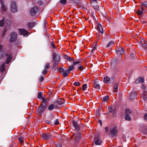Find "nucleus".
<instances>
[{
  "label": "nucleus",
  "mask_w": 147,
  "mask_h": 147,
  "mask_svg": "<svg viewBox=\"0 0 147 147\" xmlns=\"http://www.w3.org/2000/svg\"><path fill=\"white\" fill-rule=\"evenodd\" d=\"M60 57L59 55L56 54L55 53H53L52 55V58L53 59V61L54 62L53 63V67L56 68L59 64V61Z\"/></svg>",
  "instance_id": "1"
},
{
  "label": "nucleus",
  "mask_w": 147,
  "mask_h": 147,
  "mask_svg": "<svg viewBox=\"0 0 147 147\" xmlns=\"http://www.w3.org/2000/svg\"><path fill=\"white\" fill-rule=\"evenodd\" d=\"M10 10L13 13H15L18 11V7L16 2L11 1L10 2Z\"/></svg>",
  "instance_id": "2"
},
{
  "label": "nucleus",
  "mask_w": 147,
  "mask_h": 147,
  "mask_svg": "<svg viewBox=\"0 0 147 147\" xmlns=\"http://www.w3.org/2000/svg\"><path fill=\"white\" fill-rule=\"evenodd\" d=\"M9 37L8 39L10 43L15 42L17 39V34L16 32H12L10 34Z\"/></svg>",
  "instance_id": "3"
},
{
  "label": "nucleus",
  "mask_w": 147,
  "mask_h": 147,
  "mask_svg": "<svg viewBox=\"0 0 147 147\" xmlns=\"http://www.w3.org/2000/svg\"><path fill=\"white\" fill-rule=\"evenodd\" d=\"M47 104L45 103L44 104H41L38 107V112L39 113H42L43 111H44L47 107Z\"/></svg>",
  "instance_id": "4"
},
{
  "label": "nucleus",
  "mask_w": 147,
  "mask_h": 147,
  "mask_svg": "<svg viewBox=\"0 0 147 147\" xmlns=\"http://www.w3.org/2000/svg\"><path fill=\"white\" fill-rule=\"evenodd\" d=\"M39 11V9L38 8L34 7L30 10L29 13L30 15L34 16Z\"/></svg>",
  "instance_id": "5"
},
{
  "label": "nucleus",
  "mask_w": 147,
  "mask_h": 147,
  "mask_svg": "<svg viewBox=\"0 0 147 147\" xmlns=\"http://www.w3.org/2000/svg\"><path fill=\"white\" fill-rule=\"evenodd\" d=\"M96 27L98 33H97L98 35H101L104 32V30L102 25L100 24H98Z\"/></svg>",
  "instance_id": "6"
},
{
  "label": "nucleus",
  "mask_w": 147,
  "mask_h": 147,
  "mask_svg": "<svg viewBox=\"0 0 147 147\" xmlns=\"http://www.w3.org/2000/svg\"><path fill=\"white\" fill-rule=\"evenodd\" d=\"M41 136L44 140H46L51 139V134L49 133H43L41 134Z\"/></svg>",
  "instance_id": "7"
},
{
  "label": "nucleus",
  "mask_w": 147,
  "mask_h": 147,
  "mask_svg": "<svg viewBox=\"0 0 147 147\" xmlns=\"http://www.w3.org/2000/svg\"><path fill=\"white\" fill-rule=\"evenodd\" d=\"M140 46L146 51V46H147V41L145 40L142 39L140 42Z\"/></svg>",
  "instance_id": "8"
},
{
  "label": "nucleus",
  "mask_w": 147,
  "mask_h": 147,
  "mask_svg": "<svg viewBox=\"0 0 147 147\" xmlns=\"http://www.w3.org/2000/svg\"><path fill=\"white\" fill-rule=\"evenodd\" d=\"M19 31L20 32V35H23L24 36H26L28 35L29 32H28L26 30L24 29L20 28L19 29Z\"/></svg>",
  "instance_id": "9"
},
{
  "label": "nucleus",
  "mask_w": 147,
  "mask_h": 147,
  "mask_svg": "<svg viewBox=\"0 0 147 147\" xmlns=\"http://www.w3.org/2000/svg\"><path fill=\"white\" fill-rule=\"evenodd\" d=\"M7 4L3 3H1V11L2 13L6 12L7 11Z\"/></svg>",
  "instance_id": "10"
},
{
  "label": "nucleus",
  "mask_w": 147,
  "mask_h": 147,
  "mask_svg": "<svg viewBox=\"0 0 147 147\" xmlns=\"http://www.w3.org/2000/svg\"><path fill=\"white\" fill-rule=\"evenodd\" d=\"M95 144L96 145H100L101 144L102 141L98 136H96L94 139Z\"/></svg>",
  "instance_id": "11"
},
{
  "label": "nucleus",
  "mask_w": 147,
  "mask_h": 147,
  "mask_svg": "<svg viewBox=\"0 0 147 147\" xmlns=\"http://www.w3.org/2000/svg\"><path fill=\"white\" fill-rule=\"evenodd\" d=\"M72 123L76 131H78L80 129V127L76 121H73L72 122Z\"/></svg>",
  "instance_id": "12"
},
{
  "label": "nucleus",
  "mask_w": 147,
  "mask_h": 147,
  "mask_svg": "<svg viewBox=\"0 0 147 147\" xmlns=\"http://www.w3.org/2000/svg\"><path fill=\"white\" fill-rule=\"evenodd\" d=\"M110 134L114 137L116 136L117 131L115 128H114L110 130Z\"/></svg>",
  "instance_id": "13"
},
{
  "label": "nucleus",
  "mask_w": 147,
  "mask_h": 147,
  "mask_svg": "<svg viewBox=\"0 0 147 147\" xmlns=\"http://www.w3.org/2000/svg\"><path fill=\"white\" fill-rule=\"evenodd\" d=\"M36 23L31 22L28 23L27 26L30 29H31L36 24Z\"/></svg>",
  "instance_id": "14"
},
{
  "label": "nucleus",
  "mask_w": 147,
  "mask_h": 147,
  "mask_svg": "<svg viewBox=\"0 0 147 147\" xmlns=\"http://www.w3.org/2000/svg\"><path fill=\"white\" fill-rule=\"evenodd\" d=\"M144 81V79L143 77H139L137 78L135 81L136 84H138L139 83H143Z\"/></svg>",
  "instance_id": "15"
},
{
  "label": "nucleus",
  "mask_w": 147,
  "mask_h": 147,
  "mask_svg": "<svg viewBox=\"0 0 147 147\" xmlns=\"http://www.w3.org/2000/svg\"><path fill=\"white\" fill-rule=\"evenodd\" d=\"M94 87L97 89L99 90L100 88V86L96 80H95L94 82Z\"/></svg>",
  "instance_id": "16"
},
{
  "label": "nucleus",
  "mask_w": 147,
  "mask_h": 147,
  "mask_svg": "<svg viewBox=\"0 0 147 147\" xmlns=\"http://www.w3.org/2000/svg\"><path fill=\"white\" fill-rule=\"evenodd\" d=\"M64 102L65 101L63 99L59 98L55 102V104H58L59 105H61L63 104Z\"/></svg>",
  "instance_id": "17"
},
{
  "label": "nucleus",
  "mask_w": 147,
  "mask_h": 147,
  "mask_svg": "<svg viewBox=\"0 0 147 147\" xmlns=\"http://www.w3.org/2000/svg\"><path fill=\"white\" fill-rule=\"evenodd\" d=\"M7 30V28L5 27L3 28L2 31L1 37L4 38V36H5Z\"/></svg>",
  "instance_id": "18"
},
{
  "label": "nucleus",
  "mask_w": 147,
  "mask_h": 147,
  "mask_svg": "<svg viewBox=\"0 0 147 147\" xmlns=\"http://www.w3.org/2000/svg\"><path fill=\"white\" fill-rule=\"evenodd\" d=\"M81 134L80 133H78L77 134H76L75 138L74 139L75 141L78 142L79 140V139L81 138Z\"/></svg>",
  "instance_id": "19"
},
{
  "label": "nucleus",
  "mask_w": 147,
  "mask_h": 147,
  "mask_svg": "<svg viewBox=\"0 0 147 147\" xmlns=\"http://www.w3.org/2000/svg\"><path fill=\"white\" fill-rule=\"evenodd\" d=\"M137 94L135 92H133L131 93V94L129 96V98H130V99H132L137 97Z\"/></svg>",
  "instance_id": "20"
},
{
  "label": "nucleus",
  "mask_w": 147,
  "mask_h": 147,
  "mask_svg": "<svg viewBox=\"0 0 147 147\" xmlns=\"http://www.w3.org/2000/svg\"><path fill=\"white\" fill-rule=\"evenodd\" d=\"M55 107H57V105H55V106H54V104H52L50 105L48 107V109L49 110H51L53 109Z\"/></svg>",
  "instance_id": "21"
},
{
  "label": "nucleus",
  "mask_w": 147,
  "mask_h": 147,
  "mask_svg": "<svg viewBox=\"0 0 147 147\" xmlns=\"http://www.w3.org/2000/svg\"><path fill=\"white\" fill-rule=\"evenodd\" d=\"M69 73L70 72L69 71L67 70L63 72L62 75L64 77H65L68 76Z\"/></svg>",
  "instance_id": "22"
},
{
  "label": "nucleus",
  "mask_w": 147,
  "mask_h": 147,
  "mask_svg": "<svg viewBox=\"0 0 147 147\" xmlns=\"http://www.w3.org/2000/svg\"><path fill=\"white\" fill-rule=\"evenodd\" d=\"M65 59L69 61H73L75 60L73 58L69 57L67 55H66L65 56Z\"/></svg>",
  "instance_id": "23"
},
{
  "label": "nucleus",
  "mask_w": 147,
  "mask_h": 147,
  "mask_svg": "<svg viewBox=\"0 0 147 147\" xmlns=\"http://www.w3.org/2000/svg\"><path fill=\"white\" fill-rule=\"evenodd\" d=\"M5 23V18L2 19L1 20H0V27H2L3 26Z\"/></svg>",
  "instance_id": "24"
},
{
  "label": "nucleus",
  "mask_w": 147,
  "mask_h": 147,
  "mask_svg": "<svg viewBox=\"0 0 147 147\" xmlns=\"http://www.w3.org/2000/svg\"><path fill=\"white\" fill-rule=\"evenodd\" d=\"M117 63V61H116L114 59H113L111 61V66L113 67H115Z\"/></svg>",
  "instance_id": "25"
},
{
  "label": "nucleus",
  "mask_w": 147,
  "mask_h": 147,
  "mask_svg": "<svg viewBox=\"0 0 147 147\" xmlns=\"http://www.w3.org/2000/svg\"><path fill=\"white\" fill-rule=\"evenodd\" d=\"M110 78L107 76L104 77L103 81L105 83H107L108 82L110 81Z\"/></svg>",
  "instance_id": "26"
},
{
  "label": "nucleus",
  "mask_w": 147,
  "mask_h": 147,
  "mask_svg": "<svg viewBox=\"0 0 147 147\" xmlns=\"http://www.w3.org/2000/svg\"><path fill=\"white\" fill-rule=\"evenodd\" d=\"M118 84L115 83L114 84L113 91L114 92H117L118 90Z\"/></svg>",
  "instance_id": "27"
},
{
  "label": "nucleus",
  "mask_w": 147,
  "mask_h": 147,
  "mask_svg": "<svg viewBox=\"0 0 147 147\" xmlns=\"http://www.w3.org/2000/svg\"><path fill=\"white\" fill-rule=\"evenodd\" d=\"M5 22L7 26L8 27H10L11 25V22L9 19H7L5 21Z\"/></svg>",
  "instance_id": "28"
},
{
  "label": "nucleus",
  "mask_w": 147,
  "mask_h": 147,
  "mask_svg": "<svg viewBox=\"0 0 147 147\" xmlns=\"http://www.w3.org/2000/svg\"><path fill=\"white\" fill-rule=\"evenodd\" d=\"M5 65L4 63H3L0 67V71L2 72H3L5 71Z\"/></svg>",
  "instance_id": "29"
},
{
  "label": "nucleus",
  "mask_w": 147,
  "mask_h": 147,
  "mask_svg": "<svg viewBox=\"0 0 147 147\" xmlns=\"http://www.w3.org/2000/svg\"><path fill=\"white\" fill-rule=\"evenodd\" d=\"M117 53L118 55L119 56V57H121L122 56L124 52V50H123L121 51H117L116 52Z\"/></svg>",
  "instance_id": "30"
},
{
  "label": "nucleus",
  "mask_w": 147,
  "mask_h": 147,
  "mask_svg": "<svg viewBox=\"0 0 147 147\" xmlns=\"http://www.w3.org/2000/svg\"><path fill=\"white\" fill-rule=\"evenodd\" d=\"M132 113V111L129 109H126L125 111V115H129Z\"/></svg>",
  "instance_id": "31"
},
{
  "label": "nucleus",
  "mask_w": 147,
  "mask_h": 147,
  "mask_svg": "<svg viewBox=\"0 0 147 147\" xmlns=\"http://www.w3.org/2000/svg\"><path fill=\"white\" fill-rule=\"evenodd\" d=\"M114 42L113 41H110L107 45V47H109L110 46L112 47L114 45Z\"/></svg>",
  "instance_id": "32"
},
{
  "label": "nucleus",
  "mask_w": 147,
  "mask_h": 147,
  "mask_svg": "<svg viewBox=\"0 0 147 147\" xmlns=\"http://www.w3.org/2000/svg\"><path fill=\"white\" fill-rule=\"evenodd\" d=\"M124 118L125 119L128 121H130L131 120V118L129 115H125Z\"/></svg>",
  "instance_id": "33"
},
{
  "label": "nucleus",
  "mask_w": 147,
  "mask_h": 147,
  "mask_svg": "<svg viewBox=\"0 0 147 147\" xmlns=\"http://www.w3.org/2000/svg\"><path fill=\"white\" fill-rule=\"evenodd\" d=\"M45 121L47 123L51 124V125H53V122H52L51 120L49 119H46Z\"/></svg>",
  "instance_id": "34"
},
{
  "label": "nucleus",
  "mask_w": 147,
  "mask_h": 147,
  "mask_svg": "<svg viewBox=\"0 0 147 147\" xmlns=\"http://www.w3.org/2000/svg\"><path fill=\"white\" fill-rule=\"evenodd\" d=\"M42 94L41 92H39L38 93V98L39 99H41L42 98Z\"/></svg>",
  "instance_id": "35"
},
{
  "label": "nucleus",
  "mask_w": 147,
  "mask_h": 147,
  "mask_svg": "<svg viewBox=\"0 0 147 147\" xmlns=\"http://www.w3.org/2000/svg\"><path fill=\"white\" fill-rule=\"evenodd\" d=\"M74 68V66L73 65H71L69 66L68 68V69H67V70H68L69 72H70V71H72L73 69Z\"/></svg>",
  "instance_id": "36"
},
{
  "label": "nucleus",
  "mask_w": 147,
  "mask_h": 147,
  "mask_svg": "<svg viewBox=\"0 0 147 147\" xmlns=\"http://www.w3.org/2000/svg\"><path fill=\"white\" fill-rule=\"evenodd\" d=\"M23 139L24 138L22 136L18 138V140L20 141V143L22 144L24 142Z\"/></svg>",
  "instance_id": "37"
},
{
  "label": "nucleus",
  "mask_w": 147,
  "mask_h": 147,
  "mask_svg": "<svg viewBox=\"0 0 147 147\" xmlns=\"http://www.w3.org/2000/svg\"><path fill=\"white\" fill-rule=\"evenodd\" d=\"M11 58H10L9 57L8 58H7L5 62L6 64H9L11 61Z\"/></svg>",
  "instance_id": "38"
},
{
  "label": "nucleus",
  "mask_w": 147,
  "mask_h": 147,
  "mask_svg": "<svg viewBox=\"0 0 147 147\" xmlns=\"http://www.w3.org/2000/svg\"><path fill=\"white\" fill-rule=\"evenodd\" d=\"M109 96H107L104 97L102 99V100L104 101H107L109 98Z\"/></svg>",
  "instance_id": "39"
},
{
  "label": "nucleus",
  "mask_w": 147,
  "mask_h": 147,
  "mask_svg": "<svg viewBox=\"0 0 147 147\" xmlns=\"http://www.w3.org/2000/svg\"><path fill=\"white\" fill-rule=\"evenodd\" d=\"M42 98V99L41 102H42L43 103L42 104H44L45 103L46 104H47L46 102H45V101L47 99L46 98L44 97H43Z\"/></svg>",
  "instance_id": "40"
},
{
  "label": "nucleus",
  "mask_w": 147,
  "mask_h": 147,
  "mask_svg": "<svg viewBox=\"0 0 147 147\" xmlns=\"http://www.w3.org/2000/svg\"><path fill=\"white\" fill-rule=\"evenodd\" d=\"M87 88V85L86 84H84L82 86V90H85Z\"/></svg>",
  "instance_id": "41"
},
{
  "label": "nucleus",
  "mask_w": 147,
  "mask_h": 147,
  "mask_svg": "<svg viewBox=\"0 0 147 147\" xmlns=\"http://www.w3.org/2000/svg\"><path fill=\"white\" fill-rule=\"evenodd\" d=\"M50 65L49 63L46 64V65L45 66V69H48L50 68Z\"/></svg>",
  "instance_id": "42"
},
{
  "label": "nucleus",
  "mask_w": 147,
  "mask_h": 147,
  "mask_svg": "<svg viewBox=\"0 0 147 147\" xmlns=\"http://www.w3.org/2000/svg\"><path fill=\"white\" fill-rule=\"evenodd\" d=\"M123 50V49H122L121 47H117L116 48V52L117 51H121L122 50Z\"/></svg>",
  "instance_id": "43"
},
{
  "label": "nucleus",
  "mask_w": 147,
  "mask_h": 147,
  "mask_svg": "<svg viewBox=\"0 0 147 147\" xmlns=\"http://www.w3.org/2000/svg\"><path fill=\"white\" fill-rule=\"evenodd\" d=\"M78 69L80 71H82L84 69L83 66L82 65L79 66L78 67Z\"/></svg>",
  "instance_id": "44"
},
{
  "label": "nucleus",
  "mask_w": 147,
  "mask_h": 147,
  "mask_svg": "<svg viewBox=\"0 0 147 147\" xmlns=\"http://www.w3.org/2000/svg\"><path fill=\"white\" fill-rule=\"evenodd\" d=\"M142 5L145 6L147 8V1H144L142 3Z\"/></svg>",
  "instance_id": "45"
},
{
  "label": "nucleus",
  "mask_w": 147,
  "mask_h": 147,
  "mask_svg": "<svg viewBox=\"0 0 147 147\" xmlns=\"http://www.w3.org/2000/svg\"><path fill=\"white\" fill-rule=\"evenodd\" d=\"M143 13V11H141L140 9H139L138 10L137 13L138 15H142Z\"/></svg>",
  "instance_id": "46"
},
{
  "label": "nucleus",
  "mask_w": 147,
  "mask_h": 147,
  "mask_svg": "<svg viewBox=\"0 0 147 147\" xmlns=\"http://www.w3.org/2000/svg\"><path fill=\"white\" fill-rule=\"evenodd\" d=\"M58 68L59 69L58 70L59 72H60V73H63V72L64 69L63 68L60 67V68Z\"/></svg>",
  "instance_id": "47"
},
{
  "label": "nucleus",
  "mask_w": 147,
  "mask_h": 147,
  "mask_svg": "<svg viewBox=\"0 0 147 147\" xmlns=\"http://www.w3.org/2000/svg\"><path fill=\"white\" fill-rule=\"evenodd\" d=\"M59 123L58 119H56L55 120V121L54 123L53 122V125H57L59 124Z\"/></svg>",
  "instance_id": "48"
},
{
  "label": "nucleus",
  "mask_w": 147,
  "mask_h": 147,
  "mask_svg": "<svg viewBox=\"0 0 147 147\" xmlns=\"http://www.w3.org/2000/svg\"><path fill=\"white\" fill-rule=\"evenodd\" d=\"M80 83L79 82H75L73 84L74 85L76 86H79L80 85Z\"/></svg>",
  "instance_id": "49"
},
{
  "label": "nucleus",
  "mask_w": 147,
  "mask_h": 147,
  "mask_svg": "<svg viewBox=\"0 0 147 147\" xmlns=\"http://www.w3.org/2000/svg\"><path fill=\"white\" fill-rule=\"evenodd\" d=\"M54 115L53 114H51V117L49 118V119L51 120L54 119Z\"/></svg>",
  "instance_id": "50"
},
{
  "label": "nucleus",
  "mask_w": 147,
  "mask_h": 147,
  "mask_svg": "<svg viewBox=\"0 0 147 147\" xmlns=\"http://www.w3.org/2000/svg\"><path fill=\"white\" fill-rule=\"evenodd\" d=\"M72 1V2H74V3L75 4L78 3L79 1V0H70Z\"/></svg>",
  "instance_id": "51"
},
{
  "label": "nucleus",
  "mask_w": 147,
  "mask_h": 147,
  "mask_svg": "<svg viewBox=\"0 0 147 147\" xmlns=\"http://www.w3.org/2000/svg\"><path fill=\"white\" fill-rule=\"evenodd\" d=\"M51 45L53 47V48H55L56 47L54 45V42H53L51 41Z\"/></svg>",
  "instance_id": "52"
},
{
  "label": "nucleus",
  "mask_w": 147,
  "mask_h": 147,
  "mask_svg": "<svg viewBox=\"0 0 147 147\" xmlns=\"http://www.w3.org/2000/svg\"><path fill=\"white\" fill-rule=\"evenodd\" d=\"M80 62V61H75L73 63V66L76 65L78 64H79Z\"/></svg>",
  "instance_id": "53"
},
{
  "label": "nucleus",
  "mask_w": 147,
  "mask_h": 147,
  "mask_svg": "<svg viewBox=\"0 0 147 147\" xmlns=\"http://www.w3.org/2000/svg\"><path fill=\"white\" fill-rule=\"evenodd\" d=\"M93 8L94 10H99V7L98 5H95L93 6Z\"/></svg>",
  "instance_id": "54"
},
{
  "label": "nucleus",
  "mask_w": 147,
  "mask_h": 147,
  "mask_svg": "<svg viewBox=\"0 0 147 147\" xmlns=\"http://www.w3.org/2000/svg\"><path fill=\"white\" fill-rule=\"evenodd\" d=\"M3 51H0V58H1L3 56Z\"/></svg>",
  "instance_id": "55"
},
{
  "label": "nucleus",
  "mask_w": 147,
  "mask_h": 147,
  "mask_svg": "<svg viewBox=\"0 0 147 147\" xmlns=\"http://www.w3.org/2000/svg\"><path fill=\"white\" fill-rule=\"evenodd\" d=\"M66 3V0H61L60 3L61 4H65Z\"/></svg>",
  "instance_id": "56"
},
{
  "label": "nucleus",
  "mask_w": 147,
  "mask_h": 147,
  "mask_svg": "<svg viewBox=\"0 0 147 147\" xmlns=\"http://www.w3.org/2000/svg\"><path fill=\"white\" fill-rule=\"evenodd\" d=\"M44 80V77H43V76L40 77L39 79V81H41V82H42V81H43Z\"/></svg>",
  "instance_id": "57"
},
{
  "label": "nucleus",
  "mask_w": 147,
  "mask_h": 147,
  "mask_svg": "<svg viewBox=\"0 0 147 147\" xmlns=\"http://www.w3.org/2000/svg\"><path fill=\"white\" fill-rule=\"evenodd\" d=\"M38 4L39 5H41L43 4V2L42 1H39L38 2Z\"/></svg>",
  "instance_id": "58"
},
{
  "label": "nucleus",
  "mask_w": 147,
  "mask_h": 147,
  "mask_svg": "<svg viewBox=\"0 0 147 147\" xmlns=\"http://www.w3.org/2000/svg\"><path fill=\"white\" fill-rule=\"evenodd\" d=\"M143 99L145 102H147V97L143 96Z\"/></svg>",
  "instance_id": "59"
},
{
  "label": "nucleus",
  "mask_w": 147,
  "mask_h": 147,
  "mask_svg": "<svg viewBox=\"0 0 147 147\" xmlns=\"http://www.w3.org/2000/svg\"><path fill=\"white\" fill-rule=\"evenodd\" d=\"M108 110L109 113H111L113 111V110L112 108L111 107H109L108 108Z\"/></svg>",
  "instance_id": "60"
},
{
  "label": "nucleus",
  "mask_w": 147,
  "mask_h": 147,
  "mask_svg": "<svg viewBox=\"0 0 147 147\" xmlns=\"http://www.w3.org/2000/svg\"><path fill=\"white\" fill-rule=\"evenodd\" d=\"M47 69H44V71L42 72V74L43 75H45L46 74L47 72Z\"/></svg>",
  "instance_id": "61"
},
{
  "label": "nucleus",
  "mask_w": 147,
  "mask_h": 147,
  "mask_svg": "<svg viewBox=\"0 0 147 147\" xmlns=\"http://www.w3.org/2000/svg\"><path fill=\"white\" fill-rule=\"evenodd\" d=\"M143 96L147 97V92H145V91H144L143 93Z\"/></svg>",
  "instance_id": "62"
},
{
  "label": "nucleus",
  "mask_w": 147,
  "mask_h": 147,
  "mask_svg": "<svg viewBox=\"0 0 147 147\" xmlns=\"http://www.w3.org/2000/svg\"><path fill=\"white\" fill-rule=\"evenodd\" d=\"M6 55L7 56V58H8L9 57L10 58H11V55L10 54H8L7 53L6 54Z\"/></svg>",
  "instance_id": "63"
},
{
  "label": "nucleus",
  "mask_w": 147,
  "mask_h": 147,
  "mask_svg": "<svg viewBox=\"0 0 147 147\" xmlns=\"http://www.w3.org/2000/svg\"><path fill=\"white\" fill-rule=\"evenodd\" d=\"M56 147H62V145L60 144H57L56 145Z\"/></svg>",
  "instance_id": "64"
}]
</instances>
